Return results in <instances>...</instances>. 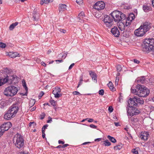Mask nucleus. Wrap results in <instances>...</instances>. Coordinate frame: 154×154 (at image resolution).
<instances>
[{"label":"nucleus","mask_w":154,"mask_h":154,"mask_svg":"<svg viewBox=\"0 0 154 154\" xmlns=\"http://www.w3.org/2000/svg\"><path fill=\"white\" fill-rule=\"evenodd\" d=\"M131 92L136 95L143 97H146L150 93L149 89L140 85H137L135 89H133L132 87L131 89Z\"/></svg>","instance_id":"obj_1"},{"label":"nucleus","mask_w":154,"mask_h":154,"mask_svg":"<svg viewBox=\"0 0 154 154\" xmlns=\"http://www.w3.org/2000/svg\"><path fill=\"white\" fill-rule=\"evenodd\" d=\"M142 50L145 53H149L153 49L154 39H146L144 40L142 45Z\"/></svg>","instance_id":"obj_2"},{"label":"nucleus","mask_w":154,"mask_h":154,"mask_svg":"<svg viewBox=\"0 0 154 154\" xmlns=\"http://www.w3.org/2000/svg\"><path fill=\"white\" fill-rule=\"evenodd\" d=\"M18 109V106L15 105L11 106L7 112L4 115L5 119L9 120L14 117L17 112Z\"/></svg>","instance_id":"obj_3"},{"label":"nucleus","mask_w":154,"mask_h":154,"mask_svg":"<svg viewBox=\"0 0 154 154\" xmlns=\"http://www.w3.org/2000/svg\"><path fill=\"white\" fill-rule=\"evenodd\" d=\"M112 18L114 19L116 22H118L121 21H123L125 19V15L121 12L117 11H113L111 14Z\"/></svg>","instance_id":"obj_4"},{"label":"nucleus","mask_w":154,"mask_h":154,"mask_svg":"<svg viewBox=\"0 0 154 154\" xmlns=\"http://www.w3.org/2000/svg\"><path fill=\"white\" fill-rule=\"evenodd\" d=\"M13 142L17 147L20 148L22 147L24 144L22 136L19 134H15L14 137Z\"/></svg>","instance_id":"obj_5"},{"label":"nucleus","mask_w":154,"mask_h":154,"mask_svg":"<svg viewBox=\"0 0 154 154\" xmlns=\"http://www.w3.org/2000/svg\"><path fill=\"white\" fill-rule=\"evenodd\" d=\"M18 91L17 88L14 86H10L5 89L4 93L7 96H13L17 94Z\"/></svg>","instance_id":"obj_6"},{"label":"nucleus","mask_w":154,"mask_h":154,"mask_svg":"<svg viewBox=\"0 0 154 154\" xmlns=\"http://www.w3.org/2000/svg\"><path fill=\"white\" fill-rule=\"evenodd\" d=\"M129 21L127 22L125 19L123 21H121L120 22H117V25L119 29L121 31H123L125 29V26H128L129 25Z\"/></svg>","instance_id":"obj_7"},{"label":"nucleus","mask_w":154,"mask_h":154,"mask_svg":"<svg viewBox=\"0 0 154 154\" xmlns=\"http://www.w3.org/2000/svg\"><path fill=\"white\" fill-rule=\"evenodd\" d=\"M105 6V4L103 2H98L94 4L93 8L95 9L100 11L103 9Z\"/></svg>","instance_id":"obj_8"},{"label":"nucleus","mask_w":154,"mask_h":154,"mask_svg":"<svg viewBox=\"0 0 154 154\" xmlns=\"http://www.w3.org/2000/svg\"><path fill=\"white\" fill-rule=\"evenodd\" d=\"M103 20L104 23L107 27H110L113 24V19L109 16H106L105 17Z\"/></svg>","instance_id":"obj_9"},{"label":"nucleus","mask_w":154,"mask_h":154,"mask_svg":"<svg viewBox=\"0 0 154 154\" xmlns=\"http://www.w3.org/2000/svg\"><path fill=\"white\" fill-rule=\"evenodd\" d=\"M11 123L10 122H8L6 123H4L0 126V128L2 131H3V133L5 131H6L11 126Z\"/></svg>","instance_id":"obj_10"},{"label":"nucleus","mask_w":154,"mask_h":154,"mask_svg":"<svg viewBox=\"0 0 154 154\" xmlns=\"http://www.w3.org/2000/svg\"><path fill=\"white\" fill-rule=\"evenodd\" d=\"M135 35L137 36H142L144 35L145 33L142 29L140 27L134 31Z\"/></svg>","instance_id":"obj_11"},{"label":"nucleus","mask_w":154,"mask_h":154,"mask_svg":"<svg viewBox=\"0 0 154 154\" xmlns=\"http://www.w3.org/2000/svg\"><path fill=\"white\" fill-rule=\"evenodd\" d=\"M61 91L60 88L59 87H56L55 89L53 91V94L54 95V97L57 98H59L62 94H59V93Z\"/></svg>","instance_id":"obj_12"},{"label":"nucleus","mask_w":154,"mask_h":154,"mask_svg":"<svg viewBox=\"0 0 154 154\" xmlns=\"http://www.w3.org/2000/svg\"><path fill=\"white\" fill-rule=\"evenodd\" d=\"M135 99L136 98L134 97L133 98H130L128 100V103L129 107L133 108L134 106L137 105L136 100H135Z\"/></svg>","instance_id":"obj_13"},{"label":"nucleus","mask_w":154,"mask_h":154,"mask_svg":"<svg viewBox=\"0 0 154 154\" xmlns=\"http://www.w3.org/2000/svg\"><path fill=\"white\" fill-rule=\"evenodd\" d=\"M140 27L142 29L143 31H145V33L150 28V26L149 25V24L147 23H144Z\"/></svg>","instance_id":"obj_14"},{"label":"nucleus","mask_w":154,"mask_h":154,"mask_svg":"<svg viewBox=\"0 0 154 154\" xmlns=\"http://www.w3.org/2000/svg\"><path fill=\"white\" fill-rule=\"evenodd\" d=\"M5 79L7 80L6 82H8L9 83L11 84L12 83V81L14 80L15 78V76L14 75H11L8 74L7 75V76L5 78H4Z\"/></svg>","instance_id":"obj_15"},{"label":"nucleus","mask_w":154,"mask_h":154,"mask_svg":"<svg viewBox=\"0 0 154 154\" xmlns=\"http://www.w3.org/2000/svg\"><path fill=\"white\" fill-rule=\"evenodd\" d=\"M111 32L114 36L118 37L120 34V32L116 27H114L111 29Z\"/></svg>","instance_id":"obj_16"},{"label":"nucleus","mask_w":154,"mask_h":154,"mask_svg":"<svg viewBox=\"0 0 154 154\" xmlns=\"http://www.w3.org/2000/svg\"><path fill=\"white\" fill-rule=\"evenodd\" d=\"M149 134L147 132H142L140 134V138L144 140H147L148 138Z\"/></svg>","instance_id":"obj_17"},{"label":"nucleus","mask_w":154,"mask_h":154,"mask_svg":"<svg viewBox=\"0 0 154 154\" xmlns=\"http://www.w3.org/2000/svg\"><path fill=\"white\" fill-rule=\"evenodd\" d=\"M135 18V16L134 14H130L128 17L127 18L125 17V20L127 22L129 21V25L130 24L131 21Z\"/></svg>","instance_id":"obj_18"},{"label":"nucleus","mask_w":154,"mask_h":154,"mask_svg":"<svg viewBox=\"0 0 154 154\" xmlns=\"http://www.w3.org/2000/svg\"><path fill=\"white\" fill-rule=\"evenodd\" d=\"M67 6L65 4H60L59 5L58 9L60 12H63L66 10Z\"/></svg>","instance_id":"obj_19"},{"label":"nucleus","mask_w":154,"mask_h":154,"mask_svg":"<svg viewBox=\"0 0 154 154\" xmlns=\"http://www.w3.org/2000/svg\"><path fill=\"white\" fill-rule=\"evenodd\" d=\"M8 55L12 58H14L17 56H20V54L16 52H10L8 53Z\"/></svg>","instance_id":"obj_20"},{"label":"nucleus","mask_w":154,"mask_h":154,"mask_svg":"<svg viewBox=\"0 0 154 154\" xmlns=\"http://www.w3.org/2000/svg\"><path fill=\"white\" fill-rule=\"evenodd\" d=\"M89 74L92 77V79L97 81V76L96 74L91 71H89Z\"/></svg>","instance_id":"obj_21"},{"label":"nucleus","mask_w":154,"mask_h":154,"mask_svg":"<svg viewBox=\"0 0 154 154\" xmlns=\"http://www.w3.org/2000/svg\"><path fill=\"white\" fill-rule=\"evenodd\" d=\"M135 97L136 98L135 100H136V102L137 103H138L141 104H143L144 100L142 98H139L137 96H135Z\"/></svg>","instance_id":"obj_22"},{"label":"nucleus","mask_w":154,"mask_h":154,"mask_svg":"<svg viewBox=\"0 0 154 154\" xmlns=\"http://www.w3.org/2000/svg\"><path fill=\"white\" fill-rule=\"evenodd\" d=\"M33 18L34 21H37L39 19V15L35 11H34L33 13Z\"/></svg>","instance_id":"obj_23"},{"label":"nucleus","mask_w":154,"mask_h":154,"mask_svg":"<svg viewBox=\"0 0 154 154\" xmlns=\"http://www.w3.org/2000/svg\"><path fill=\"white\" fill-rule=\"evenodd\" d=\"M143 9L145 12H147L149 11H151L152 8L149 6L146 5L143 6Z\"/></svg>","instance_id":"obj_24"},{"label":"nucleus","mask_w":154,"mask_h":154,"mask_svg":"<svg viewBox=\"0 0 154 154\" xmlns=\"http://www.w3.org/2000/svg\"><path fill=\"white\" fill-rule=\"evenodd\" d=\"M134 107L131 109H128L127 111V113L128 115L130 116H133L134 115Z\"/></svg>","instance_id":"obj_25"},{"label":"nucleus","mask_w":154,"mask_h":154,"mask_svg":"<svg viewBox=\"0 0 154 154\" xmlns=\"http://www.w3.org/2000/svg\"><path fill=\"white\" fill-rule=\"evenodd\" d=\"M107 85L111 91H114L116 90L115 88L113 87L112 83L111 82H109Z\"/></svg>","instance_id":"obj_26"},{"label":"nucleus","mask_w":154,"mask_h":154,"mask_svg":"<svg viewBox=\"0 0 154 154\" xmlns=\"http://www.w3.org/2000/svg\"><path fill=\"white\" fill-rule=\"evenodd\" d=\"M137 81L139 83H141L143 84L145 83L146 80L144 77H142L138 78V79L137 80Z\"/></svg>","instance_id":"obj_27"},{"label":"nucleus","mask_w":154,"mask_h":154,"mask_svg":"<svg viewBox=\"0 0 154 154\" xmlns=\"http://www.w3.org/2000/svg\"><path fill=\"white\" fill-rule=\"evenodd\" d=\"M53 1V0H41L40 4L41 5H43L44 3L48 4V3L51 2Z\"/></svg>","instance_id":"obj_28"},{"label":"nucleus","mask_w":154,"mask_h":154,"mask_svg":"<svg viewBox=\"0 0 154 154\" xmlns=\"http://www.w3.org/2000/svg\"><path fill=\"white\" fill-rule=\"evenodd\" d=\"M18 23L17 22L12 24L9 26V29L10 30H13L14 27L18 25Z\"/></svg>","instance_id":"obj_29"},{"label":"nucleus","mask_w":154,"mask_h":154,"mask_svg":"<svg viewBox=\"0 0 154 154\" xmlns=\"http://www.w3.org/2000/svg\"><path fill=\"white\" fill-rule=\"evenodd\" d=\"M84 17L85 14L83 12H82L79 14L78 16V18H79V20H82L83 19V18Z\"/></svg>","instance_id":"obj_30"},{"label":"nucleus","mask_w":154,"mask_h":154,"mask_svg":"<svg viewBox=\"0 0 154 154\" xmlns=\"http://www.w3.org/2000/svg\"><path fill=\"white\" fill-rule=\"evenodd\" d=\"M107 138L109 139L110 141L113 143H115L116 142V140L113 137L108 135L107 137Z\"/></svg>","instance_id":"obj_31"},{"label":"nucleus","mask_w":154,"mask_h":154,"mask_svg":"<svg viewBox=\"0 0 154 154\" xmlns=\"http://www.w3.org/2000/svg\"><path fill=\"white\" fill-rule=\"evenodd\" d=\"M6 80L5 78H0V86L6 83Z\"/></svg>","instance_id":"obj_32"},{"label":"nucleus","mask_w":154,"mask_h":154,"mask_svg":"<svg viewBox=\"0 0 154 154\" xmlns=\"http://www.w3.org/2000/svg\"><path fill=\"white\" fill-rule=\"evenodd\" d=\"M35 101L34 99H32L30 101V102L29 104V106H30L31 107L33 106L35 103Z\"/></svg>","instance_id":"obj_33"},{"label":"nucleus","mask_w":154,"mask_h":154,"mask_svg":"<svg viewBox=\"0 0 154 154\" xmlns=\"http://www.w3.org/2000/svg\"><path fill=\"white\" fill-rule=\"evenodd\" d=\"M104 145L105 146H109L111 145V143L108 140H106L103 142Z\"/></svg>","instance_id":"obj_34"},{"label":"nucleus","mask_w":154,"mask_h":154,"mask_svg":"<svg viewBox=\"0 0 154 154\" xmlns=\"http://www.w3.org/2000/svg\"><path fill=\"white\" fill-rule=\"evenodd\" d=\"M134 115H138V114H139L140 113V111L136 108H134Z\"/></svg>","instance_id":"obj_35"},{"label":"nucleus","mask_w":154,"mask_h":154,"mask_svg":"<svg viewBox=\"0 0 154 154\" xmlns=\"http://www.w3.org/2000/svg\"><path fill=\"white\" fill-rule=\"evenodd\" d=\"M122 144H121L120 145H117L116 146H115L114 147V149H115L116 150H119L122 148Z\"/></svg>","instance_id":"obj_36"},{"label":"nucleus","mask_w":154,"mask_h":154,"mask_svg":"<svg viewBox=\"0 0 154 154\" xmlns=\"http://www.w3.org/2000/svg\"><path fill=\"white\" fill-rule=\"evenodd\" d=\"M117 70L118 72H119L121 71L122 68L121 65H118L116 66Z\"/></svg>","instance_id":"obj_37"},{"label":"nucleus","mask_w":154,"mask_h":154,"mask_svg":"<svg viewBox=\"0 0 154 154\" xmlns=\"http://www.w3.org/2000/svg\"><path fill=\"white\" fill-rule=\"evenodd\" d=\"M6 46V45L5 44L2 42H0V47L2 48H5Z\"/></svg>","instance_id":"obj_38"},{"label":"nucleus","mask_w":154,"mask_h":154,"mask_svg":"<svg viewBox=\"0 0 154 154\" xmlns=\"http://www.w3.org/2000/svg\"><path fill=\"white\" fill-rule=\"evenodd\" d=\"M132 152L134 154H138V152L137 150L136 149H133L132 150Z\"/></svg>","instance_id":"obj_39"},{"label":"nucleus","mask_w":154,"mask_h":154,"mask_svg":"<svg viewBox=\"0 0 154 154\" xmlns=\"http://www.w3.org/2000/svg\"><path fill=\"white\" fill-rule=\"evenodd\" d=\"M119 80V77H116V79L115 80L116 85H118Z\"/></svg>","instance_id":"obj_40"},{"label":"nucleus","mask_w":154,"mask_h":154,"mask_svg":"<svg viewBox=\"0 0 154 154\" xmlns=\"http://www.w3.org/2000/svg\"><path fill=\"white\" fill-rule=\"evenodd\" d=\"M76 2L79 5L82 4L83 3V0H76Z\"/></svg>","instance_id":"obj_41"},{"label":"nucleus","mask_w":154,"mask_h":154,"mask_svg":"<svg viewBox=\"0 0 154 154\" xmlns=\"http://www.w3.org/2000/svg\"><path fill=\"white\" fill-rule=\"evenodd\" d=\"M72 94L74 95H81V94L79 92L77 91H75L72 92Z\"/></svg>","instance_id":"obj_42"},{"label":"nucleus","mask_w":154,"mask_h":154,"mask_svg":"<svg viewBox=\"0 0 154 154\" xmlns=\"http://www.w3.org/2000/svg\"><path fill=\"white\" fill-rule=\"evenodd\" d=\"M48 126V125H44L42 128V131H45V129L47 128Z\"/></svg>","instance_id":"obj_43"},{"label":"nucleus","mask_w":154,"mask_h":154,"mask_svg":"<svg viewBox=\"0 0 154 154\" xmlns=\"http://www.w3.org/2000/svg\"><path fill=\"white\" fill-rule=\"evenodd\" d=\"M51 103L53 106H55V101L54 100H52L51 101Z\"/></svg>","instance_id":"obj_44"},{"label":"nucleus","mask_w":154,"mask_h":154,"mask_svg":"<svg viewBox=\"0 0 154 154\" xmlns=\"http://www.w3.org/2000/svg\"><path fill=\"white\" fill-rule=\"evenodd\" d=\"M113 108L112 106H109L108 108V110L110 112H112L113 111Z\"/></svg>","instance_id":"obj_45"},{"label":"nucleus","mask_w":154,"mask_h":154,"mask_svg":"<svg viewBox=\"0 0 154 154\" xmlns=\"http://www.w3.org/2000/svg\"><path fill=\"white\" fill-rule=\"evenodd\" d=\"M99 93L100 95H103L104 94V91L103 89L100 90L99 91Z\"/></svg>","instance_id":"obj_46"},{"label":"nucleus","mask_w":154,"mask_h":154,"mask_svg":"<svg viewBox=\"0 0 154 154\" xmlns=\"http://www.w3.org/2000/svg\"><path fill=\"white\" fill-rule=\"evenodd\" d=\"M48 119L47 122V123H50L52 121V118L50 116L48 117Z\"/></svg>","instance_id":"obj_47"},{"label":"nucleus","mask_w":154,"mask_h":154,"mask_svg":"<svg viewBox=\"0 0 154 154\" xmlns=\"http://www.w3.org/2000/svg\"><path fill=\"white\" fill-rule=\"evenodd\" d=\"M82 79H80V81L79 83V84H78V86H77V88H78L79 87V86L82 85Z\"/></svg>","instance_id":"obj_48"},{"label":"nucleus","mask_w":154,"mask_h":154,"mask_svg":"<svg viewBox=\"0 0 154 154\" xmlns=\"http://www.w3.org/2000/svg\"><path fill=\"white\" fill-rule=\"evenodd\" d=\"M45 116V114L44 113H42L41 115V117L40 118V119H43Z\"/></svg>","instance_id":"obj_49"},{"label":"nucleus","mask_w":154,"mask_h":154,"mask_svg":"<svg viewBox=\"0 0 154 154\" xmlns=\"http://www.w3.org/2000/svg\"><path fill=\"white\" fill-rule=\"evenodd\" d=\"M23 86L24 88H25V90H26V91H27V89H28V88H27V87L26 86V85L25 84V82H24V83L23 82Z\"/></svg>","instance_id":"obj_50"},{"label":"nucleus","mask_w":154,"mask_h":154,"mask_svg":"<svg viewBox=\"0 0 154 154\" xmlns=\"http://www.w3.org/2000/svg\"><path fill=\"white\" fill-rule=\"evenodd\" d=\"M44 94V93L42 91L40 93V95L39 96V97H38L39 98V99L41 98V97H42V96Z\"/></svg>","instance_id":"obj_51"},{"label":"nucleus","mask_w":154,"mask_h":154,"mask_svg":"<svg viewBox=\"0 0 154 154\" xmlns=\"http://www.w3.org/2000/svg\"><path fill=\"white\" fill-rule=\"evenodd\" d=\"M90 127L91 128H96L97 127V126L95 125H94L91 124L90 125Z\"/></svg>","instance_id":"obj_52"},{"label":"nucleus","mask_w":154,"mask_h":154,"mask_svg":"<svg viewBox=\"0 0 154 154\" xmlns=\"http://www.w3.org/2000/svg\"><path fill=\"white\" fill-rule=\"evenodd\" d=\"M60 31L61 32H63V33H65L66 32V30L63 29H60Z\"/></svg>","instance_id":"obj_53"},{"label":"nucleus","mask_w":154,"mask_h":154,"mask_svg":"<svg viewBox=\"0 0 154 154\" xmlns=\"http://www.w3.org/2000/svg\"><path fill=\"white\" fill-rule=\"evenodd\" d=\"M74 65V63H73L69 67V69H72V67Z\"/></svg>","instance_id":"obj_54"},{"label":"nucleus","mask_w":154,"mask_h":154,"mask_svg":"<svg viewBox=\"0 0 154 154\" xmlns=\"http://www.w3.org/2000/svg\"><path fill=\"white\" fill-rule=\"evenodd\" d=\"M41 64L43 66H46V64L43 61H42L41 63Z\"/></svg>","instance_id":"obj_55"},{"label":"nucleus","mask_w":154,"mask_h":154,"mask_svg":"<svg viewBox=\"0 0 154 154\" xmlns=\"http://www.w3.org/2000/svg\"><path fill=\"white\" fill-rule=\"evenodd\" d=\"M68 54V52H66V54H63V55L62 56V58H63V57L64 56H65V57L64 58V59L67 56V55Z\"/></svg>","instance_id":"obj_56"},{"label":"nucleus","mask_w":154,"mask_h":154,"mask_svg":"<svg viewBox=\"0 0 154 154\" xmlns=\"http://www.w3.org/2000/svg\"><path fill=\"white\" fill-rule=\"evenodd\" d=\"M101 140V138H97L96 139L94 140V141H100Z\"/></svg>","instance_id":"obj_57"},{"label":"nucleus","mask_w":154,"mask_h":154,"mask_svg":"<svg viewBox=\"0 0 154 154\" xmlns=\"http://www.w3.org/2000/svg\"><path fill=\"white\" fill-rule=\"evenodd\" d=\"M134 61L135 63H139V61L136 59H134Z\"/></svg>","instance_id":"obj_58"},{"label":"nucleus","mask_w":154,"mask_h":154,"mask_svg":"<svg viewBox=\"0 0 154 154\" xmlns=\"http://www.w3.org/2000/svg\"><path fill=\"white\" fill-rule=\"evenodd\" d=\"M58 143L59 144H64V142L61 141V140H59L58 141Z\"/></svg>","instance_id":"obj_59"},{"label":"nucleus","mask_w":154,"mask_h":154,"mask_svg":"<svg viewBox=\"0 0 154 154\" xmlns=\"http://www.w3.org/2000/svg\"><path fill=\"white\" fill-rule=\"evenodd\" d=\"M36 107H32V108L31 109H30V110L31 111H33L34 110H35V109H36Z\"/></svg>","instance_id":"obj_60"},{"label":"nucleus","mask_w":154,"mask_h":154,"mask_svg":"<svg viewBox=\"0 0 154 154\" xmlns=\"http://www.w3.org/2000/svg\"><path fill=\"white\" fill-rule=\"evenodd\" d=\"M42 137L43 138H45V131H42Z\"/></svg>","instance_id":"obj_61"},{"label":"nucleus","mask_w":154,"mask_h":154,"mask_svg":"<svg viewBox=\"0 0 154 154\" xmlns=\"http://www.w3.org/2000/svg\"><path fill=\"white\" fill-rule=\"evenodd\" d=\"M69 145L68 144H65L62 146V148H64L65 147H67Z\"/></svg>","instance_id":"obj_62"},{"label":"nucleus","mask_w":154,"mask_h":154,"mask_svg":"<svg viewBox=\"0 0 154 154\" xmlns=\"http://www.w3.org/2000/svg\"><path fill=\"white\" fill-rule=\"evenodd\" d=\"M94 120L92 119H89V120H88V121L89 122H91L93 121Z\"/></svg>","instance_id":"obj_63"},{"label":"nucleus","mask_w":154,"mask_h":154,"mask_svg":"<svg viewBox=\"0 0 154 154\" xmlns=\"http://www.w3.org/2000/svg\"><path fill=\"white\" fill-rule=\"evenodd\" d=\"M152 6L154 8V0H152Z\"/></svg>","instance_id":"obj_64"}]
</instances>
